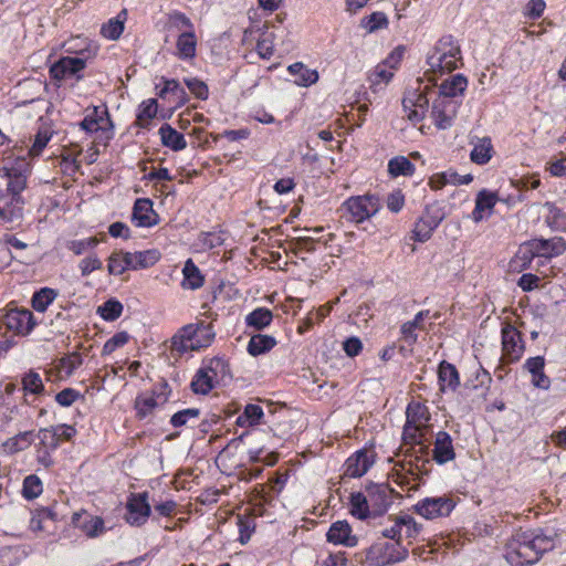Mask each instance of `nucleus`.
I'll return each mask as SVG.
<instances>
[{
    "label": "nucleus",
    "instance_id": "6",
    "mask_svg": "<svg viewBox=\"0 0 566 566\" xmlns=\"http://www.w3.org/2000/svg\"><path fill=\"white\" fill-rule=\"evenodd\" d=\"M0 322L14 335L27 336L35 326L33 313L27 308L9 307L1 311Z\"/></svg>",
    "mask_w": 566,
    "mask_h": 566
},
{
    "label": "nucleus",
    "instance_id": "43",
    "mask_svg": "<svg viewBox=\"0 0 566 566\" xmlns=\"http://www.w3.org/2000/svg\"><path fill=\"white\" fill-rule=\"evenodd\" d=\"M401 539H416L421 533L422 525L410 515H400Z\"/></svg>",
    "mask_w": 566,
    "mask_h": 566
},
{
    "label": "nucleus",
    "instance_id": "37",
    "mask_svg": "<svg viewBox=\"0 0 566 566\" xmlns=\"http://www.w3.org/2000/svg\"><path fill=\"white\" fill-rule=\"evenodd\" d=\"M415 170V165L405 156L394 157L388 163V172L392 177L412 176Z\"/></svg>",
    "mask_w": 566,
    "mask_h": 566
},
{
    "label": "nucleus",
    "instance_id": "27",
    "mask_svg": "<svg viewBox=\"0 0 566 566\" xmlns=\"http://www.w3.org/2000/svg\"><path fill=\"white\" fill-rule=\"evenodd\" d=\"M287 71L295 76L294 83L298 86L307 87L318 81L317 71L308 69L302 62L291 64Z\"/></svg>",
    "mask_w": 566,
    "mask_h": 566
},
{
    "label": "nucleus",
    "instance_id": "32",
    "mask_svg": "<svg viewBox=\"0 0 566 566\" xmlns=\"http://www.w3.org/2000/svg\"><path fill=\"white\" fill-rule=\"evenodd\" d=\"M275 345L276 340L273 336L256 334L250 338L247 349L251 356H259L271 350Z\"/></svg>",
    "mask_w": 566,
    "mask_h": 566
},
{
    "label": "nucleus",
    "instance_id": "10",
    "mask_svg": "<svg viewBox=\"0 0 566 566\" xmlns=\"http://www.w3.org/2000/svg\"><path fill=\"white\" fill-rule=\"evenodd\" d=\"M169 399V386L161 382L157 389L144 392L135 399V410L138 419H146L151 416L156 408L164 406Z\"/></svg>",
    "mask_w": 566,
    "mask_h": 566
},
{
    "label": "nucleus",
    "instance_id": "34",
    "mask_svg": "<svg viewBox=\"0 0 566 566\" xmlns=\"http://www.w3.org/2000/svg\"><path fill=\"white\" fill-rule=\"evenodd\" d=\"M263 416V409L259 405L249 403L237 418V424L239 427H253L260 423Z\"/></svg>",
    "mask_w": 566,
    "mask_h": 566
},
{
    "label": "nucleus",
    "instance_id": "15",
    "mask_svg": "<svg viewBox=\"0 0 566 566\" xmlns=\"http://www.w3.org/2000/svg\"><path fill=\"white\" fill-rule=\"evenodd\" d=\"M86 60L78 56L61 57L50 67L52 78L62 81L72 76L80 78L78 73L85 67Z\"/></svg>",
    "mask_w": 566,
    "mask_h": 566
},
{
    "label": "nucleus",
    "instance_id": "21",
    "mask_svg": "<svg viewBox=\"0 0 566 566\" xmlns=\"http://www.w3.org/2000/svg\"><path fill=\"white\" fill-rule=\"evenodd\" d=\"M499 200L497 193L482 189L478 192L475 198V207L472 211V219L474 222L482 221L485 216H490L494 206Z\"/></svg>",
    "mask_w": 566,
    "mask_h": 566
},
{
    "label": "nucleus",
    "instance_id": "56",
    "mask_svg": "<svg viewBox=\"0 0 566 566\" xmlns=\"http://www.w3.org/2000/svg\"><path fill=\"white\" fill-rule=\"evenodd\" d=\"M129 340L127 332H118L113 335L103 346L102 354L109 355L115 352L118 347L124 346Z\"/></svg>",
    "mask_w": 566,
    "mask_h": 566
},
{
    "label": "nucleus",
    "instance_id": "38",
    "mask_svg": "<svg viewBox=\"0 0 566 566\" xmlns=\"http://www.w3.org/2000/svg\"><path fill=\"white\" fill-rule=\"evenodd\" d=\"M492 143L488 137L479 139L471 150L470 158L474 164L484 165L491 159Z\"/></svg>",
    "mask_w": 566,
    "mask_h": 566
},
{
    "label": "nucleus",
    "instance_id": "7",
    "mask_svg": "<svg viewBox=\"0 0 566 566\" xmlns=\"http://www.w3.org/2000/svg\"><path fill=\"white\" fill-rule=\"evenodd\" d=\"M380 207L379 199L371 195L350 197L343 203V209L349 214V220L356 223L375 216Z\"/></svg>",
    "mask_w": 566,
    "mask_h": 566
},
{
    "label": "nucleus",
    "instance_id": "36",
    "mask_svg": "<svg viewBox=\"0 0 566 566\" xmlns=\"http://www.w3.org/2000/svg\"><path fill=\"white\" fill-rule=\"evenodd\" d=\"M128 256V252H113L108 258V273L112 275H120L126 270H130L132 261H129Z\"/></svg>",
    "mask_w": 566,
    "mask_h": 566
},
{
    "label": "nucleus",
    "instance_id": "29",
    "mask_svg": "<svg viewBox=\"0 0 566 566\" xmlns=\"http://www.w3.org/2000/svg\"><path fill=\"white\" fill-rule=\"evenodd\" d=\"M158 133L160 135V139L164 146L169 147L175 151L182 150L186 148L187 142L185 139V136L175 128H172L170 125L164 124L159 128Z\"/></svg>",
    "mask_w": 566,
    "mask_h": 566
},
{
    "label": "nucleus",
    "instance_id": "5",
    "mask_svg": "<svg viewBox=\"0 0 566 566\" xmlns=\"http://www.w3.org/2000/svg\"><path fill=\"white\" fill-rule=\"evenodd\" d=\"M24 201L19 193L0 196V227L7 230L19 228L23 221Z\"/></svg>",
    "mask_w": 566,
    "mask_h": 566
},
{
    "label": "nucleus",
    "instance_id": "50",
    "mask_svg": "<svg viewBox=\"0 0 566 566\" xmlns=\"http://www.w3.org/2000/svg\"><path fill=\"white\" fill-rule=\"evenodd\" d=\"M42 481L39 476L30 474L24 479L22 494L25 499H35L42 493Z\"/></svg>",
    "mask_w": 566,
    "mask_h": 566
},
{
    "label": "nucleus",
    "instance_id": "58",
    "mask_svg": "<svg viewBox=\"0 0 566 566\" xmlns=\"http://www.w3.org/2000/svg\"><path fill=\"white\" fill-rule=\"evenodd\" d=\"M185 84L189 88V91L198 98L200 99H207L209 95L208 86L205 82L196 78V77H188L185 78Z\"/></svg>",
    "mask_w": 566,
    "mask_h": 566
},
{
    "label": "nucleus",
    "instance_id": "51",
    "mask_svg": "<svg viewBox=\"0 0 566 566\" xmlns=\"http://www.w3.org/2000/svg\"><path fill=\"white\" fill-rule=\"evenodd\" d=\"M33 441V434L31 431H25L17 434L6 442V447L11 452H19L31 446Z\"/></svg>",
    "mask_w": 566,
    "mask_h": 566
},
{
    "label": "nucleus",
    "instance_id": "48",
    "mask_svg": "<svg viewBox=\"0 0 566 566\" xmlns=\"http://www.w3.org/2000/svg\"><path fill=\"white\" fill-rule=\"evenodd\" d=\"M97 313L108 322L117 319L123 313V305L116 300H108L98 307Z\"/></svg>",
    "mask_w": 566,
    "mask_h": 566
},
{
    "label": "nucleus",
    "instance_id": "45",
    "mask_svg": "<svg viewBox=\"0 0 566 566\" xmlns=\"http://www.w3.org/2000/svg\"><path fill=\"white\" fill-rule=\"evenodd\" d=\"M83 364L82 355L73 352L59 360L57 368L65 376H71Z\"/></svg>",
    "mask_w": 566,
    "mask_h": 566
},
{
    "label": "nucleus",
    "instance_id": "60",
    "mask_svg": "<svg viewBox=\"0 0 566 566\" xmlns=\"http://www.w3.org/2000/svg\"><path fill=\"white\" fill-rule=\"evenodd\" d=\"M256 52L262 59H270L273 55L274 46L272 34H263L262 38L258 40Z\"/></svg>",
    "mask_w": 566,
    "mask_h": 566
},
{
    "label": "nucleus",
    "instance_id": "17",
    "mask_svg": "<svg viewBox=\"0 0 566 566\" xmlns=\"http://www.w3.org/2000/svg\"><path fill=\"white\" fill-rule=\"evenodd\" d=\"M433 460L438 464H444L455 458V451L451 436L446 431H439L436 434L433 447Z\"/></svg>",
    "mask_w": 566,
    "mask_h": 566
},
{
    "label": "nucleus",
    "instance_id": "49",
    "mask_svg": "<svg viewBox=\"0 0 566 566\" xmlns=\"http://www.w3.org/2000/svg\"><path fill=\"white\" fill-rule=\"evenodd\" d=\"M534 248L535 247H531V241L522 244L520 247L514 260L512 261V264L515 268H517V266L526 268L535 256H538V254L535 253Z\"/></svg>",
    "mask_w": 566,
    "mask_h": 566
},
{
    "label": "nucleus",
    "instance_id": "23",
    "mask_svg": "<svg viewBox=\"0 0 566 566\" xmlns=\"http://www.w3.org/2000/svg\"><path fill=\"white\" fill-rule=\"evenodd\" d=\"M468 86V80L462 74H457L443 81L439 90H431V95L447 96L454 99L464 93Z\"/></svg>",
    "mask_w": 566,
    "mask_h": 566
},
{
    "label": "nucleus",
    "instance_id": "19",
    "mask_svg": "<svg viewBox=\"0 0 566 566\" xmlns=\"http://www.w3.org/2000/svg\"><path fill=\"white\" fill-rule=\"evenodd\" d=\"M157 214L153 209L150 199L140 198L135 201L133 208V222L137 227H151L157 223Z\"/></svg>",
    "mask_w": 566,
    "mask_h": 566
},
{
    "label": "nucleus",
    "instance_id": "25",
    "mask_svg": "<svg viewBox=\"0 0 566 566\" xmlns=\"http://www.w3.org/2000/svg\"><path fill=\"white\" fill-rule=\"evenodd\" d=\"M177 55L181 60H190L196 56L197 36L195 30L182 31L176 42Z\"/></svg>",
    "mask_w": 566,
    "mask_h": 566
},
{
    "label": "nucleus",
    "instance_id": "18",
    "mask_svg": "<svg viewBox=\"0 0 566 566\" xmlns=\"http://www.w3.org/2000/svg\"><path fill=\"white\" fill-rule=\"evenodd\" d=\"M327 541L336 545L354 547L357 544L356 536L352 535V528L346 521L333 523L326 534Z\"/></svg>",
    "mask_w": 566,
    "mask_h": 566
},
{
    "label": "nucleus",
    "instance_id": "39",
    "mask_svg": "<svg viewBox=\"0 0 566 566\" xmlns=\"http://www.w3.org/2000/svg\"><path fill=\"white\" fill-rule=\"evenodd\" d=\"M57 292L50 287H43L32 296V307L36 312H45L50 304L56 298Z\"/></svg>",
    "mask_w": 566,
    "mask_h": 566
},
{
    "label": "nucleus",
    "instance_id": "61",
    "mask_svg": "<svg viewBox=\"0 0 566 566\" xmlns=\"http://www.w3.org/2000/svg\"><path fill=\"white\" fill-rule=\"evenodd\" d=\"M102 261L96 255L86 256L78 264L83 276H87L93 271L102 269Z\"/></svg>",
    "mask_w": 566,
    "mask_h": 566
},
{
    "label": "nucleus",
    "instance_id": "24",
    "mask_svg": "<svg viewBox=\"0 0 566 566\" xmlns=\"http://www.w3.org/2000/svg\"><path fill=\"white\" fill-rule=\"evenodd\" d=\"M400 60V54L392 53L386 61L378 64L369 75L371 85L387 84L394 76L392 69Z\"/></svg>",
    "mask_w": 566,
    "mask_h": 566
},
{
    "label": "nucleus",
    "instance_id": "52",
    "mask_svg": "<svg viewBox=\"0 0 566 566\" xmlns=\"http://www.w3.org/2000/svg\"><path fill=\"white\" fill-rule=\"evenodd\" d=\"M82 531L88 537H97L105 532L104 521L99 516H90L87 521H85L81 525Z\"/></svg>",
    "mask_w": 566,
    "mask_h": 566
},
{
    "label": "nucleus",
    "instance_id": "12",
    "mask_svg": "<svg viewBox=\"0 0 566 566\" xmlns=\"http://www.w3.org/2000/svg\"><path fill=\"white\" fill-rule=\"evenodd\" d=\"M458 107L455 99L433 95L430 118L438 129H448L452 126Z\"/></svg>",
    "mask_w": 566,
    "mask_h": 566
},
{
    "label": "nucleus",
    "instance_id": "30",
    "mask_svg": "<svg viewBox=\"0 0 566 566\" xmlns=\"http://www.w3.org/2000/svg\"><path fill=\"white\" fill-rule=\"evenodd\" d=\"M129 261H132L130 270L147 269L155 265L160 259V252L156 249L128 252Z\"/></svg>",
    "mask_w": 566,
    "mask_h": 566
},
{
    "label": "nucleus",
    "instance_id": "63",
    "mask_svg": "<svg viewBox=\"0 0 566 566\" xmlns=\"http://www.w3.org/2000/svg\"><path fill=\"white\" fill-rule=\"evenodd\" d=\"M80 392L72 388H65L55 396V400L63 407H70L80 398Z\"/></svg>",
    "mask_w": 566,
    "mask_h": 566
},
{
    "label": "nucleus",
    "instance_id": "44",
    "mask_svg": "<svg viewBox=\"0 0 566 566\" xmlns=\"http://www.w3.org/2000/svg\"><path fill=\"white\" fill-rule=\"evenodd\" d=\"M57 518V513L55 512V505L39 507L34 511V514L31 518V527L36 531H41L44 528L43 522L46 520L55 521Z\"/></svg>",
    "mask_w": 566,
    "mask_h": 566
},
{
    "label": "nucleus",
    "instance_id": "22",
    "mask_svg": "<svg viewBox=\"0 0 566 566\" xmlns=\"http://www.w3.org/2000/svg\"><path fill=\"white\" fill-rule=\"evenodd\" d=\"M531 247H535L538 256L551 259L560 255L566 250V242L558 237L552 239L531 240Z\"/></svg>",
    "mask_w": 566,
    "mask_h": 566
},
{
    "label": "nucleus",
    "instance_id": "55",
    "mask_svg": "<svg viewBox=\"0 0 566 566\" xmlns=\"http://www.w3.org/2000/svg\"><path fill=\"white\" fill-rule=\"evenodd\" d=\"M199 415L200 410L198 408L184 409L171 417L170 423L175 428H179L186 426L190 420H197Z\"/></svg>",
    "mask_w": 566,
    "mask_h": 566
},
{
    "label": "nucleus",
    "instance_id": "53",
    "mask_svg": "<svg viewBox=\"0 0 566 566\" xmlns=\"http://www.w3.org/2000/svg\"><path fill=\"white\" fill-rule=\"evenodd\" d=\"M98 241L94 237L80 239V240H71L66 243V248L72 251L74 254L80 255L84 252L94 249L97 245Z\"/></svg>",
    "mask_w": 566,
    "mask_h": 566
},
{
    "label": "nucleus",
    "instance_id": "9",
    "mask_svg": "<svg viewBox=\"0 0 566 566\" xmlns=\"http://www.w3.org/2000/svg\"><path fill=\"white\" fill-rule=\"evenodd\" d=\"M457 505L455 499L442 495L424 497L413 506L416 513L427 520L449 516Z\"/></svg>",
    "mask_w": 566,
    "mask_h": 566
},
{
    "label": "nucleus",
    "instance_id": "26",
    "mask_svg": "<svg viewBox=\"0 0 566 566\" xmlns=\"http://www.w3.org/2000/svg\"><path fill=\"white\" fill-rule=\"evenodd\" d=\"M438 379L441 391L455 390L460 384L459 373L452 364L443 360L438 368Z\"/></svg>",
    "mask_w": 566,
    "mask_h": 566
},
{
    "label": "nucleus",
    "instance_id": "64",
    "mask_svg": "<svg viewBox=\"0 0 566 566\" xmlns=\"http://www.w3.org/2000/svg\"><path fill=\"white\" fill-rule=\"evenodd\" d=\"M39 439L41 443L49 448H56L59 446V432L54 428L41 429L39 431Z\"/></svg>",
    "mask_w": 566,
    "mask_h": 566
},
{
    "label": "nucleus",
    "instance_id": "54",
    "mask_svg": "<svg viewBox=\"0 0 566 566\" xmlns=\"http://www.w3.org/2000/svg\"><path fill=\"white\" fill-rule=\"evenodd\" d=\"M363 25L368 32H375L387 28L388 19L384 12H374L363 20Z\"/></svg>",
    "mask_w": 566,
    "mask_h": 566
},
{
    "label": "nucleus",
    "instance_id": "4",
    "mask_svg": "<svg viewBox=\"0 0 566 566\" xmlns=\"http://www.w3.org/2000/svg\"><path fill=\"white\" fill-rule=\"evenodd\" d=\"M228 371V364L220 357L209 359L206 366L200 368L191 381V388L196 394L207 395L214 386L218 376Z\"/></svg>",
    "mask_w": 566,
    "mask_h": 566
},
{
    "label": "nucleus",
    "instance_id": "35",
    "mask_svg": "<svg viewBox=\"0 0 566 566\" xmlns=\"http://www.w3.org/2000/svg\"><path fill=\"white\" fill-rule=\"evenodd\" d=\"M273 314L270 310L265 307H258L247 315L245 323L249 327L263 329L271 324Z\"/></svg>",
    "mask_w": 566,
    "mask_h": 566
},
{
    "label": "nucleus",
    "instance_id": "46",
    "mask_svg": "<svg viewBox=\"0 0 566 566\" xmlns=\"http://www.w3.org/2000/svg\"><path fill=\"white\" fill-rule=\"evenodd\" d=\"M22 386H23L24 391L33 394V395H40L44 391V385H43L42 378L34 370H29L23 376Z\"/></svg>",
    "mask_w": 566,
    "mask_h": 566
},
{
    "label": "nucleus",
    "instance_id": "28",
    "mask_svg": "<svg viewBox=\"0 0 566 566\" xmlns=\"http://www.w3.org/2000/svg\"><path fill=\"white\" fill-rule=\"evenodd\" d=\"M127 20V11L122 10L116 17L109 19L101 28V34L107 40H117L123 34L125 22Z\"/></svg>",
    "mask_w": 566,
    "mask_h": 566
},
{
    "label": "nucleus",
    "instance_id": "16",
    "mask_svg": "<svg viewBox=\"0 0 566 566\" xmlns=\"http://www.w3.org/2000/svg\"><path fill=\"white\" fill-rule=\"evenodd\" d=\"M374 463V457L366 450H359L345 462V475L349 478L363 476Z\"/></svg>",
    "mask_w": 566,
    "mask_h": 566
},
{
    "label": "nucleus",
    "instance_id": "40",
    "mask_svg": "<svg viewBox=\"0 0 566 566\" xmlns=\"http://www.w3.org/2000/svg\"><path fill=\"white\" fill-rule=\"evenodd\" d=\"M25 557V552L19 546L0 548V566H18Z\"/></svg>",
    "mask_w": 566,
    "mask_h": 566
},
{
    "label": "nucleus",
    "instance_id": "62",
    "mask_svg": "<svg viewBox=\"0 0 566 566\" xmlns=\"http://www.w3.org/2000/svg\"><path fill=\"white\" fill-rule=\"evenodd\" d=\"M436 227L437 224L428 227L423 220H419L413 229V239L419 242H426L430 239L432 230Z\"/></svg>",
    "mask_w": 566,
    "mask_h": 566
},
{
    "label": "nucleus",
    "instance_id": "8",
    "mask_svg": "<svg viewBox=\"0 0 566 566\" xmlns=\"http://www.w3.org/2000/svg\"><path fill=\"white\" fill-rule=\"evenodd\" d=\"M408 556V548L390 544L388 542H379L371 545L366 553V560L371 566H385L395 564L406 559Z\"/></svg>",
    "mask_w": 566,
    "mask_h": 566
},
{
    "label": "nucleus",
    "instance_id": "3",
    "mask_svg": "<svg viewBox=\"0 0 566 566\" xmlns=\"http://www.w3.org/2000/svg\"><path fill=\"white\" fill-rule=\"evenodd\" d=\"M461 61V50L452 36H443L434 45L429 54L427 63L430 72L433 74H444L458 67Z\"/></svg>",
    "mask_w": 566,
    "mask_h": 566
},
{
    "label": "nucleus",
    "instance_id": "33",
    "mask_svg": "<svg viewBox=\"0 0 566 566\" xmlns=\"http://www.w3.org/2000/svg\"><path fill=\"white\" fill-rule=\"evenodd\" d=\"M406 416V422L419 424L424 428L427 427V422L430 420L428 408L418 401H412L408 405Z\"/></svg>",
    "mask_w": 566,
    "mask_h": 566
},
{
    "label": "nucleus",
    "instance_id": "31",
    "mask_svg": "<svg viewBox=\"0 0 566 566\" xmlns=\"http://www.w3.org/2000/svg\"><path fill=\"white\" fill-rule=\"evenodd\" d=\"M184 280L181 285L187 290H197L203 285L205 279L198 266L191 259H188L182 269Z\"/></svg>",
    "mask_w": 566,
    "mask_h": 566
},
{
    "label": "nucleus",
    "instance_id": "1",
    "mask_svg": "<svg viewBox=\"0 0 566 566\" xmlns=\"http://www.w3.org/2000/svg\"><path fill=\"white\" fill-rule=\"evenodd\" d=\"M554 546L553 539L535 531H518L505 545V558L512 566H531Z\"/></svg>",
    "mask_w": 566,
    "mask_h": 566
},
{
    "label": "nucleus",
    "instance_id": "42",
    "mask_svg": "<svg viewBox=\"0 0 566 566\" xmlns=\"http://www.w3.org/2000/svg\"><path fill=\"white\" fill-rule=\"evenodd\" d=\"M350 513L359 520H365L369 516V506L367 496L361 492L350 494Z\"/></svg>",
    "mask_w": 566,
    "mask_h": 566
},
{
    "label": "nucleus",
    "instance_id": "47",
    "mask_svg": "<svg viewBox=\"0 0 566 566\" xmlns=\"http://www.w3.org/2000/svg\"><path fill=\"white\" fill-rule=\"evenodd\" d=\"M157 115V102L155 98L144 101L139 106L137 115V124L140 127H146L150 119Z\"/></svg>",
    "mask_w": 566,
    "mask_h": 566
},
{
    "label": "nucleus",
    "instance_id": "13",
    "mask_svg": "<svg viewBox=\"0 0 566 566\" xmlns=\"http://www.w3.org/2000/svg\"><path fill=\"white\" fill-rule=\"evenodd\" d=\"M503 357L507 363H515L523 356L525 346L521 333L510 323L502 327Z\"/></svg>",
    "mask_w": 566,
    "mask_h": 566
},
{
    "label": "nucleus",
    "instance_id": "11",
    "mask_svg": "<svg viewBox=\"0 0 566 566\" xmlns=\"http://www.w3.org/2000/svg\"><path fill=\"white\" fill-rule=\"evenodd\" d=\"M431 90L428 86L423 92H412L402 99L405 117L413 125L421 123L426 118L429 103L432 101Z\"/></svg>",
    "mask_w": 566,
    "mask_h": 566
},
{
    "label": "nucleus",
    "instance_id": "57",
    "mask_svg": "<svg viewBox=\"0 0 566 566\" xmlns=\"http://www.w3.org/2000/svg\"><path fill=\"white\" fill-rule=\"evenodd\" d=\"M424 427L406 422L403 427L402 438L406 443L421 444L422 429Z\"/></svg>",
    "mask_w": 566,
    "mask_h": 566
},
{
    "label": "nucleus",
    "instance_id": "2",
    "mask_svg": "<svg viewBox=\"0 0 566 566\" xmlns=\"http://www.w3.org/2000/svg\"><path fill=\"white\" fill-rule=\"evenodd\" d=\"M214 339L211 324L198 322L181 327L171 338V352L182 355L209 347Z\"/></svg>",
    "mask_w": 566,
    "mask_h": 566
},
{
    "label": "nucleus",
    "instance_id": "59",
    "mask_svg": "<svg viewBox=\"0 0 566 566\" xmlns=\"http://www.w3.org/2000/svg\"><path fill=\"white\" fill-rule=\"evenodd\" d=\"M381 535L385 538L395 539L396 543L394 545L400 547H405L401 545V527H400V515L394 518V523L390 527H386L381 531Z\"/></svg>",
    "mask_w": 566,
    "mask_h": 566
},
{
    "label": "nucleus",
    "instance_id": "20",
    "mask_svg": "<svg viewBox=\"0 0 566 566\" xmlns=\"http://www.w3.org/2000/svg\"><path fill=\"white\" fill-rule=\"evenodd\" d=\"M473 180L472 175H459L457 171L449 169L447 171L437 172L429 178V186L432 190H440L447 185H469Z\"/></svg>",
    "mask_w": 566,
    "mask_h": 566
},
{
    "label": "nucleus",
    "instance_id": "41",
    "mask_svg": "<svg viewBox=\"0 0 566 566\" xmlns=\"http://www.w3.org/2000/svg\"><path fill=\"white\" fill-rule=\"evenodd\" d=\"M547 214L545 220L547 224L557 231L566 230V213L553 203H546Z\"/></svg>",
    "mask_w": 566,
    "mask_h": 566
},
{
    "label": "nucleus",
    "instance_id": "14",
    "mask_svg": "<svg viewBox=\"0 0 566 566\" xmlns=\"http://www.w3.org/2000/svg\"><path fill=\"white\" fill-rule=\"evenodd\" d=\"M126 522L133 526H140L146 523L150 515V505L148 503V493H132L128 497Z\"/></svg>",
    "mask_w": 566,
    "mask_h": 566
}]
</instances>
